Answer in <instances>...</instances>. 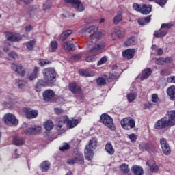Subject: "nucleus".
<instances>
[{"label": "nucleus", "mask_w": 175, "mask_h": 175, "mask_svg": "<svg viewBox=\"0 0 175 175\" xmlns=\"http://www.w3.org/2000/svg\"><path fill=\"white\" fill-rule=\"evenodd\" d=\"M83 32L86 36L90 38L88 42L89 46L95 44L100 38H102L103 35L105 36V31L102 33L100 31H98V25H93L89 27H86L83 29Z\"/></svg>", "instance_id": "1"}, {"label": "nucleus", "mask_w": 175, "mask_h": 175, "mask_svg": "<svg viewBox=\"0 0 175 175\" xmlns=\"http://www.w3.org/2000/svg\"><path fill=\"white\" fill-rule=\"evenodd\" d=\"M44 80H40L36 84V91L39 92V87H44L46 84H50L52 81H54L57 75L55 70L53 68H46L43 72Z\"/></svg>", "instance_id": "2"}, {"label": "nucleus", "mask_w": 175, "mask_h": 175, "mask_svg": "<svg viewBox=\"0 0 175 175\" xmlns=\"http://www.w3.org/2000/svg\"><path fill=\"white\" fill-rule=\"evenodd\" d=\"M58 124L57 125V129L58 131H62V132H65V130L62 128L65 124L69 129H72V128H75L79 124V120L76 119H70L68 116H62L58 120Z\"/></svg>", "instance_id": "3"}, {"label": "nucleus", "mask_w": 175, "mask_h": 175, "mask_svg": "<svg viewBox=\"0 0 175 175\" xmlns=\"http://www.w3.org/2000/svg\"><path fill=\"white\" fill-rule=\"evenodd\" d=\"M98 147V139L96 137H92L90 139L88 145L85 148V158L88 161H91L94 158V150Z\"/></svg>", "instance_id": "4"}, {"label": "nucleus", "mask_w": 175, "mask_h": 175, "mask_svg": "<svg viewBox=\"0 0 175 175\" xmlns=\"http://www.w3.org/2000/svg\"><path fill=\"white\" fill-rule=\"evenodd\" d=\"M100 122H102L107 128L111 129V131H116V126L113 122V118H111L107 113H103L100 118Z\"/></svg>", "instance_id": "5"}, {"label": "nucleus", "mask_w": 175, "mask_h": 175, "mask_svg": "<svg viewBox=\"0 0 175 175\" xmlns=\"http://www.w3.org/2000/svg\"><path fill=\"white\" fill-rule=\"evenodd\" d=\"M120 125L123 129L129 131V129H133L136 126V122L135 120L131 118H124L120 121Z\"/></svg>", "instance_id": "6"}, {"label": "nucleus", "mask_w": 175, "mask_h": 175, "mask_svg": "<svg viewBox=\"0 0 175 175\" xmlns=\"http://www.w3.org/2000/svg\"><path fill=\"white\" fill-rule=\"evenodd\" d=\"M4 36L8 42H20V40L23 39V36L21 35L14 32L6 31L4 33Z\"/></svg>", "instance_id": "7"}, {"label": "nucleus", "mask_w": 175, "mask_h": 175, "mask_svg": "<svg viewBox=\"0 0 175 175\" xmlns=\"http://www.w3.org/2000/svg\"><path fill=\"white\" fill-rule=\"evenodd\" d=\"M167 126H173L170 122L167 120V118H162L157 121L154 124L155 129H163Z\"/></svg>", "instance_id": "8"}, {"label": "nucleus", "mask_w": 175, "mask_h": 175, "mask_svg": "<svg viewBox=\"0 0 175 175\" xmlns=\"http://www.w3.org/2000/svg\"><path fill=\"white\" fill-rule=\"evenodd\" d=\"M3 120L6 125H17L18 120L12 113H6L4 115Z\"/></svg>", "instance_id": "9"}, {"label": "nucleus", "mask_w": 175, "mask_h": 175, "mask_svg": "<svg viewBox=\"0 0 175 175\" xmlns=\"http://www.w3.org/2000/svg\"><path fill=\"white\" fill-rule=\"evenodd\" d=\"M66 3H71L77 12H84L85 7L80 0H64Z\"/></svg>", "instance_id": "10"}, {"label": "nucleus", "mask_w": 175, "mask_h": 175, "mask_svg": "<svg viewBox=\"0 0 175 175\" xmlns=\"http://www.w3.org/2000/svg\"><path fill=\"white\" fill-rule=\"evenodd\" d=\"M160 144L162 148L163 154L164 155H170L172 152V149L170 148V146H169V143L165 138H161L160 139Z\"/></svg>", "instance_id": "11"}, {"label": "nucleus", "mask_w": 175, "mask_h": 175, "mask_svg": "<svg viewBox=\"0 0 175 175\" xmlns=\"http://www.w3.org/2000/svg\"><path fill=\"white\" fill-rule=\"evenodd\" d=\"M11 68L14 72H16V73H18L20 76H25V70L24 69V67H23V65L19 63H12L11 65Z\"/></svg>", "instance_id": "12"}, {"label": "nucleus", "mask_w": 175, "mask_h": 175, "mask_svg": "<svg viewBox=\"0 0 175 175\" xmlns=\"http://www.w3.org/2000/svg\"><path fill=\"white\" fill-rule=\"evenodd\" d=\"M147 166H148L149 170L151 173H158L159 172V165L157 164V162L154 160H148L146 162Z\"/></svg>", "instance_id": "13"}, {"label": "nucleus", "mask_w": 175, "mask_h": 175, "mask_svg": "<svg viewBox=\"0 0 175 175\" xmlns=\"http://www.w3.org/2000/svg\"><path fill=\"white\" fill-rule=\"evenodd\" d=\"M23 112L25 113L27 118L32 119L36 118V117H38L37 110H32L30 108H24Z\"/></svg>", "instance_id": "14"}, {"label": "nucleus", "mask_w": 175, "mask_h": 175, "mask_svg": "<svg viewBox=\"0 0 175 175\" xmlns=\"http://www.w3.org/2000/svg\"><path fill=\"white\" fill-rule=\"evenodd\" d=\"M68 90L72 94H77L79 95L81 94V88L77 85V83L72 82L69 84Z\"/></svg>", "instance_id": "15"}, {"label": "nucleus", "mask_w": 175, "mask_h": 175, "mask_svg": "<svg viewBox=\"0 0 175 175\" xmlns=\"http://www.w3.org/2000/svg\"><path fill=\"white\" fill-rule=\"evenodd\" d=\"M43 99L45 102H50L55 96V93L51 90H46L42 94Z\"/></svg>", "instance_id": "16"}, {"label": "nucleus", "mask_w": 175, "mask_h": 175, "mask_svg": "<svg viewBox=\"0 0 175 175\" xmlns=\"http://www.w3.org/2000/svg\"><path fill=\"white\" fill-rule=\"evenodd\" d=\"M42 131L41 126H35V127H30L28 128L25 133V135H38V133H40Z\"/></svg>", "instance_id": "17"}, {"label": "nucleus", "mask_w": 175, "mask_h": 175, "mask_svg": "<svg viewBox=\"0 0 175 175\" xmlns=\"http://www.w3.org/2000/svg\"><path fill=\"white\" fill-rule=\"evenodd\" d=\"M120 75H121V70L119 69L118 72L109 73L107 75H105L104 77L105 78L107 81L110 83V81H112L113 80H116V79H118V77H120Z\"/></svg>", "instance_id": "18"}, {"label": "nucleus", "mask_w": 175, "mask_h": 175, "mask_svg": "<svg viewBox=\"0 0 175 175\" xmlns=\"http://www.w3.org/2000/svg\"><path fill=\"white\" fill-rule=\"evenodd\" d=\"M135 49H126L122 52V56L127 59H132L135 57Z\"/></svg>", "instance_id": "19"}, {"label": "nucleus", "mask_w": 175, "mask_h": 175, "mask_svg": "<svg viewBox=\"0 0 175 175\" xmlns=\"http://www.w3.org/2000/svg\"><path fill=\"white\" fill-rule=\"evenodd\" d=\"M105 47H106V43L100 42V44L96 45L94 48H92L90 50V52L92 53V54H96V53H99V51H100V50H102L103 49H105Z\"/></svg>", "instance_id": "20"}, {"label": "nucleus", "mask_w": 175, "mask_h": 175, "mask_svg": "<svg viewBox=\"0 0 175 175\" xmlns=\"http://www.w3.org/2000/svg\"><path fill=\"white\" fill-rule=\"evenodd\" d=\"M72 30H66V31H63L59 36V38H58L59 42H64V40H66V38L68 36H70V35H72Z\"/></svg>", "instance_id": "21"}, {"label": "nucleus", "mask_w": 175, "mask_h": 175, "mask_svg": "<svg viewBox=\"0 0 175 175\" xmlns=\"http://www.w3.org/2000/svg\"><path fill=\"white\" fill-rule=\"evenodd\" d=\"M114 33L118 39H122L125 36V29L122 27H116L114 29Z\"/></svg>", "instance_id": "22"}, {"label": "nucleus", "mask_w": 175, "mask_h": 175, "mask_svg": "<svg viewBox=\"0 0 175 175\" xmlns=\"http://www.w3.org/2000/svg\"><path fill=\"white\" fill-rule=\"evenodd\" d=\"M131 172L134 175H143L144 173L143 168L137 165H133L131 167Z\"/></svg>", "instance_id": "23"}, {"label": "nucleus", "mask_w": 175, "mask_h": 175, "mask_svg": "<svg viewBox=\"0 0 175 175\" xmlns=\"http://www.w3.org/2000/svg\"><path fill=\"white\" fill-rule=\"evenodd\" d=\"M167 35V30L163 29L161 27V29L158 31H155L154 33V38H165Z\"/></svg>", "instance_id": "24"}, {"label": "nucleus", "mask_w": 175, "mask_h": 175, "mask_svg": "<svg viewBox=\"0 0 175 175\" xmlns=\"http://www.w3.org/2000/svg\"><path fill=\"white\" fill-rule=\"evenodd\" d=\"M139 149L141 151H148V152H151L152 151V146L142 142L139 144Z\"/></svg>", "instance_id": "25"}, {"label": "nucleus", "mask_w": 175, "mask_h": 175, "mask_svg": "<svg viewBox=\"0 0 175 175\" xmlns=\"http://www.w3.org/2000/svg\"><path fill=\"white\" fill-rule=\"evenodd\" d=\"M105 150L109 154V155H113L116 150H114V147H113V144L111 142H109L105 146Z\"/></svg>", "instance_id": "26"}, {"label": "nucleus", "mask_w": 175, "mask_h": 175, "mask_svg": "<svg viewBox=\"0 0 175 175\" xmlns=\"http://www.w3.org/2000/svg\"><path fill=\"white\" fill-rule=\"evenodd\" d=\"M151 9H152L151 5L144 4L141 7L140 13L142 14H149V13H151Z\"/></svg>", "instance_id": "27"}, {"label": "nucleus", "mask_w": 175, "mask_h": 175, "mask_svg": "<svg viewBox=\"0 0 175 175\" xmlns=\"http://www.w3.org/2000/svg\"><path fill=\"white\" fill-rule=\"evenodd\" d=\"M120 169L124 175H131V170L128 164L122 163L120 165Z\"/></svg>", "instance_id": "28"}, {"label": "nucleus", "mask_w": 175, "mask_h": 175, "mask_svg": "<svg viewBox=\"0 0 175 175\" xmlns=\"http://www.w3.org/2000/svg\"><path fill=\"white\" fill-rule=\"evenodd\" d=\"M64 50H68L69 51H75L76 50V46L70 41H68L64 44Z\"/></svg>", "instance_id": "29"}, {"label": "nucleus", "mask_w": 175, "mask_h": 175, "mask_svg": "<svg viewBox=\"0 0 175 175\" xmlns=\"http://www.w3.org/2000/svg\"><path fill=\"white\" fill-rule=\"evenodd\" d=\"M167 94L171 100H175V86H171L167 90Z\"/></svg>", "instance_id": "30"}, {"label": "nucleus", "mask_w": 175, "mask_h": 175, "mask_svg": "<svg viewBox=\"0 0 175 175\" xmlns=\"http://www.w3.org/2000/svg\"><path fill=\"white\" fill-rule=\"evenodd\" d=\"M38 75H39V67L36 66L32 73L28 75L29 80L31 81H32V80H35V79L38 77Z\"/></svg>", "instance_id": "31"}, {"label": "nucleus", "mask_w": 175, "mask_h": 175, "mask_svg": "<svg viewBox=\"0 0 175 175\" xmlns=\"http://www.w3.org/2000/svg\"><path fill=\"white\" fill-rule=\"evenodd\" d=\"M50 166H51V164L49 163V161H44L40 164V169L42 172H46L49 169H50Z\"/></svg>", "instance_id": "32"}, {"label": "nucleus", "mask_w": 175, "mask_h": 175, "mask_svg": "<svg viewBox=\"0 0 175 175\" xmlns=\"http://www.w3.org/2000/svg\"><path fill=\"white\" fill-rule=\"evenodd\" d=\"M168 121L171 123L172 126L175 125V110L170 111L168 112Z\"/></svg>", "instance_id": "33"}, {"label": "nucleus", "mask_w": 175, "mask_h": 175, "mask_svg": "<svg viewBox=\"0 0 175 175\" xmlns=\"http://www.w3.org/2000/svg\"><path fill=\"white\" fill-rule=\"evenodd\" d=\"M74 158L76 159V162L79 165H83V163H84V157L81 152L77 153Z\"/></svg>", "instance_id": "34"}, {"label": "nucleus", "mask_w": 175, "mask_h": 175, "mask_svg": "<svg viewBox=\"0 0 175 175\" xmlns=\"http://www.w3.org/2000/svg\"><path fill=\"white\" fill-rule=\"evenodd\" d=\"M152 70L151 68H146L142 72V75L141 77V80H145V79H148L149 76H151V73Z\"/></svg>", "instance_id": "35"}, {"label": "nucleus", "mask_w": 175, "mask_h": 175, "mask_svg": "<svg viewBox=\"0 0 175 175\" xmlns=\"http://www.w3.org/2000/svg\"><path fill=\"white\" fill-rule=\"evenodd\" d=\"M79 73L81 76H85L86 77H92V76H95V72H88L85 70L81 69L79 70Z\"/></svg>", "instance_id": "36"}, {"label": "nucleus", "mask_w": 175, "mask_h": 175, "mask_svg": "<svg viewBox=\"0 0 175 175\" xmlns=\"http://www.w3.org/2000/svg\"><path fill=\"white\" fill-rule=\"evenodd\" d=\"M44 127L46 131H50L54 128V124L51 120H47L44 123Z\"/></svg>", "instance_id": "37"}, {"label": "nucleus", "mask_w": 175, "mask_h": 175, "mask_svg": "<svg viewBox=\"0 0 175 175\" xmlns=\"http://www.w3.org/2000/svg\"><path fill=\"white\" fill-rule=\"evenodd\" d=\"M13 143L15 146H23V144H24V138L15 137L13 139Z\"/></svg>", "instance_id": "38"}, {"label": "nucleus", "mask_w": 175, "mask_h": 175, "mask_svg": "<svg viewBox=\"0 0 175 175\" xmlns=\"http://www.w3.org/2000/svg\"><path fill=\"white\" fill-rule=\"evenodd\" d=\"M135 42H136V38H135L134 36H132L130 38L127 39V40L124 42V45L126 47H129V46H132L135 44Z\"/></svg>", "instance_id": "39"}, {"label": "nucleus", "mask_w": 175, "mask_h": 175, "mask_svg": "<svg viewBox=\"0 0 175 175\" xmlns=\"http://www.w3.org/2000/svg\"><path fill=\"white\" fill-rule=\"evenodd\" d=\"M50 47L51 53H55L58 49V42L55 40L51 41L50 43Z\"/></svg>", "instance_id": "40"}, {"label": "nucleus", "mask_w": 175, "mask_h": 175, "mask_svg": "<svg viewBox=\"0 0 175 175\" xmlns=\"http://www.w3.org/2000/svg\"><path fill=\"white\" fill-rule=\"evenodd\" d=\"M122 21V14H121V13L119 12L116 16H114L113 19V24H118L121 23Z\"/></svg>", "instance_id": "41"}, {"label": "nucleus", "mask_w": 175, "mask_h": 175, "mask_svg": "<svg viewBox=\"0 0 175 175\" xmlns=\"http://www.w3.org/2000/svg\"><path fill=\"white\" fill-rule=\"evenodd\" d=\"M16 84L18 87L19 90H24L25 88V81L20 79L16 80Z\"/></svg>", "instance_id": "42"}, {"label": "nucleus", "mask_w": 175, "mask_h": 175, "mask_svg": "<svg viewBox=\"0 0 175 175\" xmlns=\"http://www.w3.org/2000/svg\"><path fill=\"white\" fill-rule=\"evenodd\" d=\"M35 44H36V41L30 40L27 42L26 47L27 50H33V47H35Z\"/></svg>", "instance_id": "43"}, {"label": "nucleus", "mask_w": 175, "mask_h": 175, "mask_svg": "<svg viewBox=\"0 0 175 175\" xmlns=\"http://www.w3.org/2000/svg\"><path fill=\"white\" fill-rule=\"evenodd\" d=\"M97 85L103 86L106 84V78H103L102 77H100L96 80Z\"/></svg>", "instance_id": "44"}, {"label": "nucleus", "mask_w": 175, "mask_h": 175, "mask_svg": "<svg viewBox=\"0 0 175 175\" xmlns=\"http://www.w3.org/2000/svg\"><path fill=\"white\" fill-rule=\"evenodd\" d=\"M137 96V94L135 93H130L127 94V99L129 102H133L135 99H136Z\"/></svg>", "instance_id": "45"}, {"label": "nucleus", "mask_w": 175, "mask_h": 175, "mask_svg": "<svg viewBox=\"0 0 175 175\" xmlns=\"http://www.w3.org/2000/svg\"><path fill=\"white\" fill-rule=\"evenodd\" d=\"M38 11V9L36 8V6L31 5L28 8V13L30 14V16H32V14H35L36 12Z\"/></svg>", "instance_id": "46"}, {"label": "nucleus", "mask_w": 175, "mask_h": 175, "mask_svg": "<svg viewBox=\"0 0 175 175\" xmlns=\"http://www.w3.org/2000/svg\"><path fill=\"white\" fill-rule=\"evenodd\" d=\"M38 64H39V65H40V66H44L46 65H49V64H51V62H50L49 60H47V59H41L38 61Z\"/></svg>", "instance_id": "47"}, {"label": "nucleus", "mask_w": 175, "mask_h": 175, "mask_svg": "<svg viewBox=\"0 0 175 175\" xmlns=\"http://www.w3.org/2000/svg\"><path fill=\"white\" fill-rule=\"evenodd\" d=\"M174 25V24L173 23H163L161 25V29H170V28H172V27H173Z\"/></svg>", "instance_id": "48"}, {"label": "nucleus", "mask_w": 175, "mask_h": 175, "mask_svg": "<svg viewBox=\"0 0 175 175\" xmlns=\"http://www.w3.org/2000/svg\"><path fill=\"white\" fill-rule=\"evenodd\" d=\"M2 105L6 109H10V107H12V99L3 102Z\"/></svg>", "instance_id": "49"}, {"label": "nucleus", "mask_w": 175, "mask_h": 175, "mask_svg": "<svg viewBox=\"0 0 175 175\" xmlns=\"http://www.w3.org/2000/svg\"><path fill=\"white\" fill-rule=\"evenodd\" d=\"M96 55H92L86 57V62H94V61H96Z\"/></svg>", "instance_id": "50"}, {"label": "nucleus", "mask_w": 175, "mask_h": 175, "mask_svg": "<svg viewBox=\"0 0 175 175\" xmlns=\"http://www.w3.org/2000/svg\"><path fill=\"white\" fill-rule=\"evenodd\" d=\"M133 10H135V12H140V10H142V7L140 6V5L137 4V3H134L133 4Z\"/></svg>", "instance_id": "51"}, {"label": "nucleus", "mask_w": 175, "mask_h": 175, "mask_svg": "<svg viewBox=\"0 0 175 175\" xmlns=\"http://www.w3.org/2000/svg\"><path fill=\"white\" fill-rule=\"evenodd\" d=\"M107 61V57L104 56L97 63L98 66H100V65H103Z\"/></svg>", "instance_id": "52"}, {"label": "nucleus", "mask_w": 175, "mask_h": 175, "mask_svg": "<svg viewBox=\"0 0 175 175\" xmlns=\"http://www.w3.org/2000/svg\"><path fill=\"white\" fill-rule=\"evenodd\" d=\"M154 2L162 7L166 5V2H167V0H154Z\"/></svg>", "instance_id": "53"}, {"label": "nucleus", "mask_w": 175, "mask_h": 175, "mask_svg": "<svg viewBox=\"0 0 175 175\" xmlns=\"http://www.w3.org/2000/svg\"><path fill=\"white\" fill-rule=\"evenodd\" d=\"M155 64H157V65H164L165 64V59L161 57L157 59L155 61Z\"/></svg>", "instance_id": "54"}, {"label": "nucleus", "mask_w": 175, "mask_h": 175, "mask_svg": "<svg viewBox=\"0 0 175 175\" xmlns=\"http://www.w3.org/2000/svg\"><path fill=\"white\" fill-rule=\"evenodd\" d=\"M159 100V98L158 97V94H152V102L154 103H157Z\"/></svg>", "instance_id": "55"}, {"label": "nucleus", "mask_w": 175, "mask_h": 175, "mask_svg": "<svg viewBox=\"0 0 175 175\" xmlns=\"http://www.w3.org/2000/svg\"><path fill=\"white\" fill-rule=\"evenodd\" d=\"M129 139H130L131 142H136V139H137V137L136 136V134L132 133L131 135H129Z\"/></svg>", "instance_id": "56"}, {"label": "nucleus", "mask_w": 175, "mask_h": 175, "mask_svg": "<svg viewBox=\"0 0 175 175\" xmlns=\"http://www.w3.org/2000/svg\"><path fill=\"white\" fill-rule=\"evenodd\" d=\"M69 144H64L62 147L59 148L60 151H66V150H69Z\"/></svg>", "instance_id": "57"}, {"label": "nucleus", "mask_w": 175, "mask_h": 175, "mask_svg": "<svg viewBox=\"0 0 175 175\" xmlns=\"http://www.w3.org/2000/svg\"><path fill=\"white\" fill-rule=\"evenodd\" d=\"M81 58V55L79 54L74 55L72 57H71L72 61H79Z\"/></svg>", "instance_id": "58"}, {"label": "nucleus", "mask_w": 175, "mask_h": 175, "mask_svg": "<svg viewBox=\"0 0 175 175\" xmlns=\"http://www.w3.org/2000/svg\"><path fill=\"white\" fill-rule=\"evenodd\" d=\"M67 163H68V165H75V163H77V162L76 161V159H75V157L69 159L67 161Z\"/></svg>", "instance_id": "59"}, {"label": "nucleus", "mask_w": 175, "mask_h": 175, "mask_svg": "<svg viewBox=\"0 0 175 175\" xmlns=\"http://www.w3.org/2000/svg\"><path fill=\"white\" fill-rule=\"evenodd\" d=\"M8 55L11 58H13V59H16V58H17V53H16V52L14 51L10 52V53H8Z\"/></svg>", "instance_id": "60"}, {"label": "nucleus", "mask_w": 175, "mask_h": 175, "mask_svg": "<svg viewBox=\"0 0 175 175\" xmlns=\"http://www.w3.org/2000/svg\"><path fill=\"white\" fill-rule=\"evenodd\" d=\"M138 24H139V25H146V23L144 18H139L138 19Z\"/></svg>", "instance_id": "61"}, {"label": "nucleus", "mask_w": 175, "mask_h": 175, "mask_svg": "<svg viewBox=\"0 0 175 175\" xmlns=\"http://www.w3.org/2000/svg\"><path fill=\"white\" fill-rule=\"evenodd\" d=\"M173 61V59L170 57H166L164 59V64H170Z\"/></svg>", "instance_id": "62"}, {"label": "nucleus", "mask_w": 175, "mask_h": 175, "mask_svg": "<svg viewBox=\"0 0 175 175\" xmlns=\"http://www.w3.org/2000/svg\"><path fill=\"white\" fill-rule=\"evenodd\" d=\"M168 83H175V76L169 77L167 78Z\"/></svg>", "instance_id": "63"}, {"label": "nucleus", "mask_w": 175, "mask_h": 175, "mask_svg": "<svg viewBox=\"0 0 175 175\" xmlns=\"http://www.w3.org/2000/svg\"><path fill=\"white\" fill-rule=\"evenodd\" d=\"M151 107V103H147L144 105V109L146 110L147 109H150Z\"/></svg>", "instance_id": "64"}]
</instances>
